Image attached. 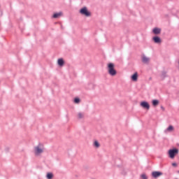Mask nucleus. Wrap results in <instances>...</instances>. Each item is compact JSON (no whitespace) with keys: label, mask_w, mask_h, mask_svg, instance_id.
<instances>
[{"label":"nucleus","mask_w":179,"mask_h":179,"mask_svg":"<svg viewBox=\"0 0 179 179\" xmlns=\"http://www.w3.org/2000/svg\"><path fill=\"white\" fill-rule=\"evenodd\" d=\"M108 72L110 76H115L117 75V71L115 70V66L113 63L108 64Z\"/></svg>","instance_id":"obj_1"},{"label":"nucleus","mask_w":179,"mask_h":179,"mask_svg":"<svg viewBox=\"0 0 179 179\" xmlns=\"http://www.w3.org/2000/svg\"><path fill=\"white\" fill-rule=\"evenodd\" d=\"M178 149L177 148H173V149H171L169 150L168 153H169V156L170 157V159H174V157H176V156H177V155H178Z\"/></svg>","instance_id":"obj_2"},{"label":"nucleus","mask_w":179,"mask_h":179,"mask_svg":"<svg viewBox=\"0 0 179 179\" xmlns=\"http://www.w3.org/2000/svg\"><path fill=\"white\" fill-rule=\"evenodd\" d=\"M43 152H44V148H43V145H38L34 148V153L36 156H39V155H41Z\"/></svg>","instance_id":"obj_3"},{"label":"nucleus","mask_w":179,"mask_h":179,"mask_svg":"<svg viewBox=\"0 0 179 179\" xmlns=\"http://www.w3.org/2000/svg\"><path fill=\"white\" fill-rule=\"evenodd\" d=\"M80 13L83 15V16H86L87 17H89L92 15V13L88 11L87 8L83 7L80 10Z\"/></svg>","instance_id":"obj_4"},{"label":"nucleus","mask_w":179,"mask_h":179,"mask_svg":"<svg viewBox=\"0 0 179 179\" xmlns=\"http://www.w3.org/2000/svg\"><path fill=\"white\" fill-rule=\"evenodd\" d=\"M141 107H143V108H146L147 110H149V108H150V106L146 101L141 102Z\"/></svg>","instance_id":"obj_5"},{"label":"nucleus","mask_w":179,"mask_h":179,"mask_svg":"<svg viewBox=\"0 0 179 179\" xmlns=\"http://www.w3.org/2000/svg\"><path fill=\"white\" fill-rule=\"evenodd\" d=\"M162 175L163 173L159 171H154L152 173V177H154V178H157V177H160V176H162Z\"/></svg>","instance_id":"obj_6"},{"label":"nucleus","mask_w":179,"mask_h":179,"mask_svg":"<svg viewBox=\"0 0 179 179\" xmlns=\"http://www.w3.org/2000/svg\"><path fill=\"white\" fill-rule=\"evenodd\" d=\"M142 61L144 64H149V62L150 61V59H149V57L143 55L142 57Z\"/></svg>","instance_id":"obj_7"},{"label":"nucleus","mask_w":179,"mask_h":179,"mask_svg":"<svg viewBox=\"0 0 179 179\" xmlns=\"http://www.w3.org/2000/svg\"><path fill=\"white\" fill-rule=\"evenodd\" d=\"M131 80L134 82H136L138 80V73H135L131 76Z\"/></svg>","instance_id":"obj_8"},{"label":"nucleus","mask_w":179,"mask_h":179,"mask_svg":"<svg viewBox=\"0 0 179 179\" xmlns=\"http://www.w3.org/2000/svg\"><path fill=\"white\" fill-rule=\"evenodd\" d=\"M61 16H62V12L56 13L53 15L55 19H58V17H61Z\"/></svg>","instance_id":"obj_9"},{"label":"nucleus","mask_w":179,"mask_h":179,"mask_svg":"<svg viewBox=\"0 0 179 179\" xmlns=\"http://www.w3.org/2000/svg\"><path fill=\"white\" fill-rule=\"evenodd\" d=\"M57 64L59 66H64V64H65L64 62V59H59L57 60Z\"/></svg>","instance_id":"obj_10"},{"label":"nucleus","mask_w":179,"mask_h":179,"mask_svg":"<svg viewBox=\"0 0 179 179\" xmlns=\"http://www.w3.org/2000/svg\"><path fill=\"white\" fill-rule=\"evenodd\" d=\"M174 131V127L170 125L166 130L165 132H173Z\"/></svg>","instance_id":"obj_11"},{"label":"nucleus","mask_w":179,"mask_h":179,"mask_svg":"<svg viewBox=\"0 0 179 179\" xmlns=\"http://www.w3.org/2000/svg\"><path fill=\"white\" fill-rule=\"evenodd\" d=\"M162 31V29H159V28H155L153 29V33L154 34H160V32Z\"/></svg>","instance_id":"obj_12"},{"label":"nucleus","mask_w":179,"mask_h":179,"mask_svg":"<svg viewBox=\"0 0 179 179\" xmlns=\"http://www.w3.org/2000/svg\"><path fill=\"white\" fill-rule=\"evenodd\" d=\"M155 43H162V40L159 38V36H155L153 38Z\"/></svg>","instance_id":"obj_13"},{"label":"nucleus","mask_w":179,"mask_h":179,"mask_svg":"<svg viewBox=\"0 0 179 179\" xmlns=\"http://www.w3.org/2000/svg\"><path fill=\"white\" fill-rule=\"evenodd\" d=\"M152 106L156 107V106H159V100L157 99H154L152 100Z\"/></svg>","instance_id":"obj_14"},{"label":"nucleus","mask_w":179,"mask_h":179,"mask_svg":"<svg viewBox=\"0 0 179 179\" xmlns=\"http://www.w3.org/2000/svg\"><path fill=\"white\" fill-rule=\"evenodd\" d=\"M52 177H54V175H52V173H48L47 174V178H48V179H52Z\"/></svg>","instance_id":"obj_15"},{"label":"nucleus","mask_w":179,"mask_h":179,"mask_svg":"<svg viewBox=\"0 0 179 179\" xmlns=\"http://www.w3.org/2000/svg\"><path fill=\"white\" fill-rule=\"evenodd\" d=\"M94 146H95V148H99L100 144L98 143V141H94Z\"/></svg>","instance_id":"obj_16"},{"label":"nucleus","mask_w":179,"mask_h":179,"mask_svg":"<svg viewBox=\"0 0 179 179\" xmlns=\"http://www.w3.org/2000/svg\"><path fill=\"white\" fill-rule=\"evenodd\" d=\"M74 103H76V104L80 103V99H79V98H76L74 99Z\"/></svg>","instance_id":"obj_17"},{"label":"nucleus","mask_w":179,"mask_h":179,"mask_svg":"<svg viewBox=\"0 0 179 179\" xmlns=\"http://www.w3.org/2000/svg\"><path fill=\"white\" fill-rule=\"evenodd\" d=\"M85 115H83V113H79L78 114V118H83V117H84Z\"/></svg>","instance_id":"obj_18"},{"label":"nucleus","mask_w":179,"mask_h":179,"mask_svg":"<svg viewBox=\"0 0 179 179\" xmlns=\"http://www.w3.org/2000/svg\"><path fill=\"white\" fill-rule=\"evenodd\" d=\"M141 178H143V179H148V177L146 176V175L143 174V175H141Z\"/></svg>","instance_id":"obj_19"},{"label":"nucleus","mask_w":179,"mask_h":179,"mask_svg":"<svg viewBox=\"0 0 179 179\" xmlns=\"http://www.w3.org/2000/svg\"><path fill=\"white\" fill-rule=\"evenodd\" d=\"M172 166H173V167H177V164L173 163V164H172Z\"/></svg>","instance_id":"obj_20"},{"label":"nucleus","mask_w":179,"mask_h":179,"mask_svg":"<svg viewBox=\"0 0 179 179\" xmlns=\"http://www.w3.org/2000/svg\"><path fill=\"white\" fill-rule=\"evenodd\" d=\"M178 173H179V171H178Z\"/></svg>","instance_id":"obj_21"}]
</instances>
